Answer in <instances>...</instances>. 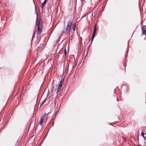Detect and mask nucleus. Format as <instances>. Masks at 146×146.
I'll return each instance as SVG.
<instances>
[{"mask_svg": "<svg viewBox=\"0 0 146 146\" xmlns=\"http://www.w3.org/2000/svg\"><path fill=\"white\" fill-rule=\"evenodd\" d=\"M56 115H54L52 117V119H51V123H52V125L53 126V125H54V120L55 119V118H56Z\"/></svg>", "mask_w": 146, "mask_h": 146, "instance_id": "6", "label": "nucleus"}, {"mask_svg": "<svg viewBox=\"0 0 146 146\" xmlns=\"http://www.w3.org/2000/svg\"><path fill=\"white\" fill-rule=\"evenodd\" d=\"M35 32L33 34V36H32V39H33V38H34V35H35Z\"/></svg>", "mask_w": 146, "mask_h": 146, "instance_id": "14", "label": "nucleus"}, {"mask_svg": "<svg viewBox=\"0 0 146 146\" xmlns=\"http://www.w3.org/2000/svg\"><path fill=\"white\" fill-rule=\"evenodd\" d=\"M65 79V76L63 77V76L62 77L61 80L60 82L59 86H62V83L64 82Z\"/></svg>", "mask_w": 146, "mask_h": 146, "instance_id": "5", "label": "nucleus"}, {"mask_svg": "<svg viewBox=\"0 0 146 146\" xmlns=\"http://www.w3.org/2000/svg\"><path fill=\"white\" fill-rule=\"evenodd\" d=\"M62 87V86H58V88L57 91L58 93L60 91Z\"/></svg>", "mask_w": 146, "mask_h": 146, "instance_id": "9", "label": "nucleus"}, {"mask_svg": "<svg viewBox=\"0 0 146 146\" xmlns=\"http://www.w3.org/2000/svg\"><path fill=\"white\" fill-rule=\"evenodd\" d=\"M73 24L72 20H69L67 21L66 28H65V33L67 34L70 33L71 31L72 25Z\"/></svg>", "mask_w": 146, "mask_h": 146, "instance_id": "2", "label": "nucleus"}, {"mask_svg": "<svg viewBox=\"0 0 146 146\" xmlns=\"http://www.w3.org/2000/svg\"><path fill=\"white\" fill-rule=\"evenodd\" d=\"M98 14V12L97 11L94 12L92 14V15H94V16H95Z\"/></svg>", "mask_w": 146, "mask_h": 146, "instance_id": "12", "label": "nucleus"}, {"mask_svg": "<svg viewBox=\"0 0 146 146\" xmlns=\"http://www.w3.org/2000/svg\"><path fill=\"white\" fill-rule=\"evenodd\" d=\"M42 104H42V103L40 104L39 108H40L42 106Z\"/></svg>", "mask_w": 146, "mask_h": 146, "instance_id": "18", "label": "nucleus"}, {"mask_svg": "<svg viewBox=\"0 0 146 146\" xmlns=\"http://www.w3.org/2000/svg\"><path fill=\"white\" fill-rule=\"evenodd\" d=\"M76 24L75 23V24H73V32H74V31H75V28H76Z\"/></svg>", "mask_w": 146, "mask_h": 146, "instance_id": "10", "label": "nucleus"}, {"mask_svg": "<svg viewBox=\"0 0 146 146\" xmlns=\"http://www.w3.org/2000/svg\"><path fill=\"white\" fill-rule=\"evenodd\" d=\"M57 113V111H56L55 112V114L54 115H56V114Z\"/></svg>", "mask_w": 146, "mask_h": 146, "instance_id": "17", "label": "nucleus"}, {"mask_svg": "<svg viewBox=\"0 0 146 146\" xmlns=\"http://www.w3.org/2000/svg\"><path fill=\"white\" fill-rule=\"evenodd\" d=\"M101 0H99V2H100V1H101Z\"/></svg>", "mask_w": 146, "mask_h": 146, "instance_id": "20", "label": "nucleus"}, {"mask_svg": "<svg viewBox=\"0 0 146 146\" xmlns=\"http://www.w3.org/2000/svg\"><path fill=\"white\" fill-rule=\"evenodd\" d=\"M46 100V99H45L44 100L42 101V104H43L44 103V102H45V100Z\"/></svg>", "mask_w": 146, "mask_h": 146, "instance_id": "16", "label": "nucleus"}, {"mask_svg": "<svg viewBox=\"0 0 146 146\" xmlns=\"http://www.w3.org/2000/svg\"><path fill=\"white\" fill-rule=\"evenodd\" d=\"M144 135H145V133L143 132H142L141 133V135L143 137H144Z\"/></svg>", "mask_w": 146, "mask_h": 146, "instance_id": "13", "label": "nucleus"}, {"mask_svg": "<svg viewBox=\"0 0 146 146\" xmlns=\"http://www.w3.org/2000/svg\"><path fill=\"white\" fill-rule=\"evenodd\" d=\"M44 120L41 119L40 122V126L42 125V123L43 122Z\"/></svg>", "mask_w": 146, "mask_h": 146, "instance_id": "11", "label": "nucleus"}, {"mask_svg": "<svg viewBox=\"0 0 146 146\" xmlns=\"http://www.w3.org/2000/svg\"><path fill=\"white\" fill-rule=\"evenodd\" d=\"M40 18H37L36 26V27H37L38 29L37 31V35L41 33L42 29V24L40 22Z\"/></svg>", "mask_w": 146, "mask_h": 146, "instance_id": "1", "label": "nucleus"}, {"mask_svg": "<svg viewBox=\"0 0 146 146\" xmlns=\"http://www.w3.org/2000/svg\"><path fill=\"white\" fill-rule=\"evenodd\" d=\"M48 114V113H45L44 114L42 117L41 119H43L44 120V118H45V117Z\"/></svg>", "mask_w": 146, "mask_h": 146, "instance_id": "8", "label": "nucleus"}, {"mask_svg": "<svg viewBox=\"0 0 146 146\" xmlns=\"http://www.w3.org/2000/svg\"><path fill=\"white\" fill-rule=\"evenodd\" d=\"M63 31L62 32V33H63Z\"/></svg>", "mask_w": 146, "mask_h": 146, "instance_id": "21", "label": "nucleus"}, {"mask_svg": "<svg viewBox=\"0 0 146 146\" xmlns=\"http://www.w3.org/2000/svg\"><path fill=\"white\" fill-rule=\"evenodd\" d=\"M142 31V35H146V26H143L141 28Z\"/></svg>", "mask_w": 146, "mask_h": 146, "instance_id": "4", "label": "nucleus"}, {"mask_svg": "<svg viewBox=\"0 0 146 146\" xmlns=\"http://www.w3.org/2000/svg\"><path fill=\"white\" fill-rule=\"evenodd\" d=\"M47 0H44V2L42 3L41 5L42 8L46 4V3Z\"/></svg>", "mask_w": 146, "mask_h": 146, "instance_id": "7", "label": "nucleus"}, {"mask_svg": "<svg viewBox=\"0 0 146 146\" xmlns=\"http://www.w3.org/2000/svg\"><path fill=\"white\" fill-rule=\"evenodd\" d=\"M66 49H65L64 50V53H65V56H66Z\"/></svg>", "mask_w": 146, "mask_h": 146, "instance_id": "15", "label": "nucleus"}, {"mask_svg": "<svg viewBox=\"0 0 146 146\" xmlns=\"http://www.w3.org/2000/svg\"><path fill=\"white\" fill-rule=\"evenodd\" d=\"M81 1L82 2V1H85V0H81Z\"/></svg>", "mask_w": 146, "mask_h": 146, "instance_id": "19", "label": "nucleus"}, {"mask_svg": "<svg viewBox=\"0 0 146 146\" xmlns=\"http://www.w3.org/2000/svg\"><path fill=\"white\" fill-rule=\"evenodd\" d=\"M96 31V26H95V27L94 31L93 32L92 35V40H91V43L92 42V41H93V40L94 38V37L95 36Z\"/></svg>", "mask_w": 146, "mask_h": 146, "instance_id": "3", "label": "nucleus"}]
</instances>
